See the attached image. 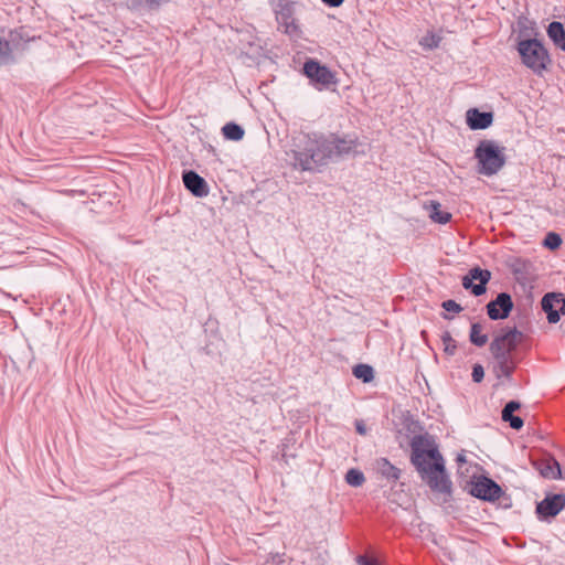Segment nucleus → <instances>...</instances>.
Segmentation results:
<instances>
[{
    "mask_svg": "<svg viewBox=\"0 0 565 565\" xmlns=\"http://www.w3.org/2000/svg\"><path fill=\"white\" fill-rule=\"evenodd\" d=\"M429 217L439 224H446L450 221L451 214L447 211L441 210V204L437 201H431L429 205L426 206Z\"/></svg>",
    "mask_w": 565,
    "mask_h": 565,
    "instance_id": "obj_21",
    "label": "nucleus"
},
{
    "mask_svg": "<svg viewBox=\"0 0 565 565\" xmlns=\"http://www.w3.org/2000/svg\"><path fill=\"white\" fill-rule=\"evenodd\" d=\"M469 340L476 347H483L488 342V334L484 333V327L479 323H472L470 328Z\"/></svg>",
    "mask_w": 565,
    "mask_h": 565,
    "instance_id": "obj_22",
    "label": "nucleus"
},
{
    "mask_svg": "<svg viewBox=\"0 0 565 565\" xmlns=\"http://www.w3.org/2000/svg\"><path fill=\"white\" fill-rule=\"evenodd\" d=\"M439 42H440V38L439 36H437L434 33H428V34H426L425 36H423L420 39L419 44L424 49L433 50V49H435V47H437L439 45Z\"/></svg>",
    "mask_w": 565,
    "mask_h": 565,
    "instance_id": "obj_28",
    "label": "nucleus"
},
{
    "mask_svg": "<svg viewBox=\"0 0 565 565\" xmlns=\"http://www.w3.org/2000/svg\"><path fill=\"white\" fill-rule=\"evenodd\" d=\"M374 468L387 481L395 482L401 477V470L392 465L386 458H379L374 462Z\"/></svg>",
    "mask_w": 565,
    "mask_h": 565,
    "instance_id": "obj_15",
    "label": "nucleus"
},
{
    "mask_svg": "<svg viewBox=\"0 0 565 565\" xmlns=\"http://www.w3.org/2000/svg\"><path fill=\"white\" fill-rule=\"evenodd\" d=\"M14 61L9 41L0 38V65H7Z\"/></svg>",
    "mask_w": 565,
    "mask_h": 565,
    "instance_id": "obj_25",
    "label": "nucleus"
},
{
    "mask_svg": "<svg viewBox=\"0 0 565 565\" xmlns=\"http://www.w3.org/2000/svg\"><path fill=\"white\" fill-rule=\"evenodd\" d=\"M547 35L558 49L565 52V29L561 22H551L547 26Z\"/></svg>",
    "mask_w": 565,
    "mask_h": 565,
    "instance_id": "obj_19",
    "label": "nucleus"
},
{
    "mask_svg": "<svg viewBox=\"0 0 565 565\" xmlns=\"http://www.w3.org/2000/svg\"><path fill=\"white\" fill-rule=\"evenodd\" d=\"M467 125L470 129H486L491 126L493 121L492 113L488 111H479L477 108H471L467 110L466 114Z\"/></svg>",
    "mask_w": 565,
    "mask_h": 565,
    "instance_id": "obj_14",
    "label": "nucleus"
},
{
    "mask_svg": "<svg viewBox=\"0 0 565 565\" xmlns=\"http://www.w3.org/2000/svg\"><path fill=\"white\" fill-rule=\"evenodd\" d=\"M472 380L476 383H480L484 377V370L481 364H475L472 367Z\"/></svg>",
    "mask_w": 565,
    "mask_h": 565,
    "instance_id": "obj_31",
    "label": "nucleus"
},
{
    "mask_svg": "<svg viewBox=\"0 0 565 565\" xmlns=\"http://www.w3.org/2000/svg\"><path fill=\"white\" fill-rule=\"evenodd\" d=\"M521 407V404L516 401H510L505 404L502 409V419L510 424L513 429H521L523 427V419L519 416H514L513 413Z\"/></svg>",
    "mask_w": 565,
    "mask_h": 565,
    "instance_id": "obj_18",
    "label": "nucleus"
},
{
    "mask_svg": "<svg viewBox=\"0 0 565 565\" xmlns=\"http://www.w3.org/2000/svg\"><path fill=\"white\" fill-rule=\"evenodd\" d=\"M516 50L522 63L536 75H542L551 63L547 50L536 39L519 41Z\"/></svg>",
    "mask_w": 565,
    "mask_h": 565,
    "instance_id": "obj_4",
    "label": "nucleus"
},
{
    "mask_svg": "<svg viewBox=\"0 0 565 565\" xmlns=\"http://www.w3.org/2000/svg\"><path fill=\"white\" fill-rule=\"evenodd\" d=\"M356 146L358 140L347 136L299 132L286 150V160L295 169L313 172L332 160L355 152Z\"/></svg>",
    "mask_w": 565,
    "mask_h": 565,
    "instance_id": "obj_1",
    "label": "nucleus"
},
{
    "mask_svg": "<svg viewBox=\"0 0 565 565\" xmlns=\"http://www.w3.org/2000/svg\"><path fill=\"white\" fill-rule=\"evenodd\" d=\"M475 158L478 161V172L491 177L505 164L504 147L493 140L483 139L475 149Z\"/></svg>",
    "mask_w": 565,
    "mask_h": 565,
    "instance_id": "obj_3",
    "label": "nucleus"
},
{
    "mask_svg": "<svg viewBox=\"0 0 565 565\" xmlns=\"http://www.w3.org/2000/svg\"><path fill=\"white\" fill-rule=\"evenodd\" d=\"M513 309L511 296L507 292H501L497 298L487 305V313L492 320H501L509 317Z\"/></svg>",
    "mask_w": 565,
    "mask_h": 565,
    "instance_id": "obj_11",
    "label": "nucleus"
},
{
    "mask_svg": "<svg viewBox=\"0 0 565 565\" xmlns=\"http://www.w3.org/2000/svg\"><path fill=\"white\" fill-rule=\"evenodd\" d=\"M344 0H322V2L329 7H339Z\"/></svg>",
    "mask_w": 565,
    "mask_h": 565,
    "instance_id": "obj_34",
    "label": "nucleus"
},
{
    "mask_svg": "<svg viewBox=\"0 0 565 565\" xmlns=\"http://www.w3.org/2000/svg\"><path fill=\"white\" fill-rule=\"evenodd\" d=\"M353 375L364 383H369L374 379V371L372 366L367 364H358L353 367Z\"/></svg>",
    "mask_w": 565,
    "mask_h": 565,
    "instance_id": "obj_24",
    "label": "nucleus"
},
{
    "mask_svg": "<svg viewBox=\"0 0 565 565\" xmlns=\"http://www.w3.org/2000/svg\"><path fill=\"white\" fill-rule=\"evenodd\" d=\"M558 315H565V296L557 294Z\"/></svg>",
    "mask_w": 565,
    "mask_h": 565,
    "instance_id": "obj_33",
    "label": "nucleus"
},
{
    "mask_svg": "<svg viewBox=\"0 0 565 565\" xmlns=\"http://www.w3.org/2000/svg\"><path fill=\"white\" fill-rule=\"evenodd\" d=\"M494 358V372L498 377H510L516 367V360L513 353L503 351H491Z\"/></svg>",
    "mask_w": 565,
    "mask_h": 565,
    "instance_id": "obj_13",
    "label": "nucleus"
},
{
    "mask_svg": "<svg viewBox=\"0 0 565 565\" xmlns=\"http://www.w3.org/2000/svg\"><path fill=\"white\" fill-rule=\"evenodd\" d=\"M441 342L444 345V352L448 355H454L457 350V343L455 339L451 337L450 332L445 331L441 334Z\"/></svg>",
    "mask_w": 565,
    "mask_h": 565,
    "instance_id": "obj_27",
    "label": "nucleus"
},
{
    "mask_svg": "<svg viewBox=\"0 0 565 565\" xmlns=\"http://www.w3.org/2000/svg\"><path fill=\"white\" fill-rule=\"evenodd\" d=\"M356 563L358 565H379L375 559L369 558L365 555L356 556Z\"/></svg>",
    "mask_w": 565,
    "mask_h": 565,
    "instance_id": "obj_32",
    "label": "nucleus"
},
{
    "mask_svg": "<svg viewBox=\"0 0 565 565\" xmlns=\"http://www.w3.org/2000/svg\"><path fill=\"white\" fill-rule=\"evenodd\" d=\"M523 339V333L515 328L507 329L497 335L490 344V351H503L513 353Z\"/></svg>",
    "mask_w": 565,
    "mask_h": 565,
    "instance_id": "obj_9",
    "label": "nucleus"
},
{
    "mask_svg": "<svg viewBox=\"0 0 565 565\" xmlns=\"http://www.w3.org/2000/svg\"><path fill=\"white\" fill-rule=\"evenodd\" d=\"M411 460L434 492L446 495L451 493V481L446 473L444 458L435 446H424L422 439L414 440Z\"/></svg>",
    "mask_w": 565,
    "mask_h": 565,
    "instance_id": "obj_2",
    "label": "nucleus"
},
{
    "mask_svg": "<svg viewBox=\"0 0 565 565\" xmlns=\"http://www.w3.org/2000/svg\"><path fill=\"white\" fill-rule=\"evenodd\" d=\"M345 481L352 487H361L365 482V477L359 469H350L345 473Z\"/></svg>",
    "mask_w": 565,
    "mask_h": 565,
    "instance_id": "obj_26",
    "label": "nucleus"
},
{
    "mask_svg": "<svg viewBox=\"0 0 565 565\" xmlns=\"http://www.w3.org/2000/svg\"><path fill=\"white\" fill-rule=\"evenodd\" d=\"M182 181L185 189L190 191L194 196L203 198L209 194V185L206 181L195 171H183Z\"/></svg>",
    "mask_w": 565,
    "mask_h": 565,
    "instance_id": "obj_12",
    "label": "nucleus"
},
{
    "mask_svg": "<svg viewBox=\"0 0 565 565\" xmlns=\"http://www.w3.org/2000/svg\"><path fill=\"white\" fill-rule=\"evenodd\" d=\"M469 493L478 499L494 501L501 497L502 490L493 480L479 477L471 482Z\"/></svg>",
    "mask_w": 565,
    "mask_h": 565,
    "instance_id": "obj_6",
    "label": "nucleus"
},
{
    "mask_svg": "<svg viewBox=\"0 0 565 565\" xmlns=\"http://www.w3.org/2000/svg\"><path fill=\"white\" fill-rule=\"evenodd\" d=\"M303 73L320 90L337 84L334 73L315 60H309L303 64Z\"/></svg>",
    "mask_w": 565,
    "mask_h": 565,
    "instance_id": "obj_5",
    "label": "nucleus"
},
{
    "mask_svg": "<svg viewBox=\"0 0 565 565\" xmlns=\"http://www.w3.org/2000/svg\"><path fill=\"white\" fill-rule=\"evenodd\" d=\"M222 132L225 139L237 141L243 139L245 130L242 126L235 122H227L223 126Z\"/></svg>",
    "mask_w": 565,
    "mask_h": 565,
    "instance_id": "obj_23",
    "label": "nucleus"
},
{
    "mask_svg": "<svg viewBox=\"0 0 565 565\" xmlns=\"http://www.w3.org/2000/svg\"><path fill=\"white\" fill-rule=\"evenodd\" d=\"M282 562H284V559H282V556H280V555H276V556H274V557H273V563H274L275 565H279V564H281Z\"/></svg>",
    "mask_w": 565,
    "mask_h": 565,
    "instance_id": "obj_36",
    "label": "nucleus"
},
{
    "mask_svg": "<svg viewBox=\"0 0 565 565\" xmlns=\"http://www.w3.org/2000/svg\"><path fill=\"white\" fill-rule=\"evenodd\" d=\"M541 473L545 478L550 479H564L565 480V469L563 470L558 463V461L554 458L547 460L541 468Z\"/></svg>",
    "mask_w": 565,
    "mask_h": 565,
    "instance_id": "obj_20",
    "label": "nucleus"
},
{
    "mask_svg": "<svg viewBox=\"0 0 565 565\" xmlns=\"http://www.w3.org/2000/svg\"><path fill=\"white\" fill-rule=\"evenodd\" d=\"M541 306L544 312L547 315L550 323H556L559 321L558 306H557V294H546L541 301Z\"/></svg>",
    "mask_w": 565,
    "mask_h": 565,
    "instance_id": "obj_17",
    "label": "nucleus"
},
{
    "mask_svg": "<svg viewBox=\"0 0 565 565\" xmlns=\"http://www.w3.org/2000/svg\"><path fill=\"white\" fill-rule=\"evenodd\" d=\"M441 307L446 310V311H450V312H455V313H459L460 311H462V307L457 303L455 300H446L441 303Z\"/></svg>",
    "mask_w": 565,
    "mask_h": 565,
    "instance_id": "obj_30",
    "label": "nucleus"
},
{
    "mask_svg": "<svg viewBox=\"0 0 565 565\" xmlns=\"http://www.w3.org/2000/svg\"><path fill=\"white\" fill-rule=\"evenodd\" d=\"M562 244V239L556 233H548L544 239V245L551 249L558 248Z\"/></svg>",
    "mask_w": 565,
    "mask_h": 565,
    "instance_id": "obj_29",
    "label": "nucleus"
},
{
    "mask_svg": "<svg viewBox=\"0 0 565 565\" xmlns=\"http://www.w3.org/2000/svg\"><path fill=\"white\" fill-rule=\"evenodd\" d=\"M276 21L285 33L292 35L298 32V25L294 18V9L287 0H278L275 8Z\"/></svg>",
    "mask_w": 565,
    "mask_h": 565,
    "instance_id": "obj_8",
    "label": "nucleus"
},
{
    "mask_svg": "<svg viewBox=\"0 0 565 565\" xmlns=\"http://www.w3.org/2000/svg\"><path fill=\"white\" fill-rule=\"evenodd\" d=\"M457 461L458 462H465L466 461L465 455H462V454L458 455Z\"/></svg>",
    "mask_w": 565,
    "mask_h": 565,
    "instance_id": "obj_37",
    "label": "nucleus"
},
{
    "mask_svg": "<svg viewBox=\"0 0 565 565\" xmlns=\"http://www.w3.org/2000/svg\"><path fill=\"white\" fill-rule=\"evenodd\" d=\"M565 508L564 494L547 495L536 505V513L541 520L556 516Z\"/></svg>",
    "mask_w": 565,
    "mask_h": 565,
    "instance_id": "obj_10",
    "label": "nucleus"
},
{
    "mask_svg": "<svg viewBox=\"0 0 565 565\" xmlns=\"http://www.w3.org/2000/svg\"><path fill=\"white\" fill-rule=\"evenodd\" d=\"M490 278L491 273L488 269L473 267L462 277V286L471 290L475 296H481L486 292V285Z\"/></svg>",
    "mask_w": 565,
    "mask_h": 565,
    "instance_id": "obj_7",
    "label": "nucleus"
},
{
    "mask_svg": "<svg viewBox=\"0 0 565 565\" xmlns=\"http://www.w3.org/2000/svg\"><path fill=\"white\" fill-rule=\"evenodd\" d=\"M356 431L360 434V435H365L366 433V429L364 427V425L360 422L356 423Z\"/></svg>",
    "mask_w": 565,
    "mask_h": 565,
    "instance_id": "obj_35",
    "label": "nucleus"
},
{
    "mask_svg": "<svg viewBox=\"0 0 565 565\" xmlns=\"http://www.w3.org/2000/svg\"><path fill=\"white\" fill-rule=\"evenodd\" d=\"M170 0H126L128 9L137 12H152L159 10Z\"/></svg>",
    "mask_w": 565,
    "mask_h": 565,
    "instance_id": "obj_16",
    "label": "nucleus"
}]
</instances>
